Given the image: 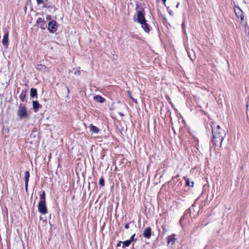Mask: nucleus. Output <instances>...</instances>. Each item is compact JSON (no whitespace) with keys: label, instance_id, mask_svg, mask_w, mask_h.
Here are the masks:
<instances>
[{"label":"nucleus","instance_id":"obj_1","mask_svg":"<svg viewBox=\"0 0 249 249\" xmlns=\"http://www.w3.org/2000/svg\"><path fill=\"white\" fill-rule=\"evenodd\" d=\"M17 115L21 120L28 117L29 114L25 105L22 104L19 105L18 107Z\"/></svg>","mask_w":249,"mask_h":249},{"label":"nucleus","instance_id":"obj_2","mask_svg":"<svg viewBox=\"0 0 249 249\" xmlns=\"http://www.w3.org/2000/svg\"><path fill=\"white\" fill-rule=\"evenodd\" d=\"M137 20L139 23H143V22L146 21V19L144 17L145 11L143 8H140V10L137 11Z\"/></svg>","mask_w":249,"mask_h":249},{"label":"nucleus","instance_id":"obj_3","mask_svg":"<svg viewBox=\"0 0 249 249\" xmlns=\"http://www.w3.org/2000/svg\"><path fill=\"white\" fill-rule=\"evenodd\" d=\"M211 127L213 133L216 132V133L221 134L223 136H226V131L221 128L219 125H216L215 124L213 123L211 124Z\"/></svg>","mask_w":249,"mask_h":249},{"label":"nucleus","instance_id":"obj_4","mask_svg":"<svg viewBox=\"0 0 249 249\" xmlns=\"http://www.w3.org/2000/svg\"><path fill=\"white\" fill-rule=\"evenodd\" d=\"M223 140L224 138H221L218 137H213V144L214 145L217 150L221 147Z\"/></svg>","mask_w":249,"mask_h":249},{"label":"nucleus","instance_id":"obj_5","mask_svg":"<svg viewBox=\"0 0 249 249\" xmlns=\"http://www.w3.org/2000/svg\"><path fill=\"white\" fill-rule=\"evenodd\" d=\"M38 208L39 212L43 214H45L47 213L46 202L39 201L38 205Z\"/></svg>","mask_w":249,"mask_h":249},{"label":"nucleus","instance_id":"obj_6","mask_svg":"<svg viewBox=\"0 0 249 249\" xmlns=\"http://www.w3.org/2000/svg\"><path fill=\"white\" fill-rule=\"evenodd\" d=\"M56 25L57 22L55 21L52 20L48 24V30L52 33L56 32L57 30Z\"/></svg>","mask_w":249,"mask_h":249},{"label":"nucleus","instance_id":"obj_7","mask_svg":"<svg viewBox=\"0 0 249 249\" xmlns=\"http://www.w3.org/2000/svg\"><path fill=\"white\" fill-rule=\"evenodd\" d=\"M8 36L9 32L7 30L5 31L4 34L3 36V39L2 40V43L5 48H7L8 47L9 44Z\"/></svg>","mask_w":249,"mask_h":249},{"label":"nucleus","instance_id":"obj_8","mask_svg":"<svg viewBox=\"0 0 249 249\" xmlns=\"http://www.w3.org/2000/svg\"><path fill=\"white\" fill-rule=\"evenodd\" d=\"M152 234V229L150 227H148L146 228L143 232V236L144 238L148 239H150Z\"/></svg>","mask_w":249,"mask_h":249},{"label":"nucleus","instance_id":"obj_9","mask_svg":"<svg viewBox=\"0 0 249 249\" xmlns=\"http://www.w3.org/2000/svg\"><path fill=\"white\" fill-rule=\"evenodd\" d=\"M234 10L236 14V16L239 18L244 17V13L243 11L238 6H235L234 7Z\"/></svg>","mask_w":249,"mask_h":249},{"label":"nucleus","instance_id":"obj_10","mask_svg":"<svg viewBox=\"0 0 249 249\" xmlns=\"http://www.w3.org/2000/svg\"><path fill=\"white\" fill-rule=\"evenodd\" d=\"M36 23L39 26L40 28L42 29H44L46 26V21L42 18H39L36 20Z\"/></svg>","mask_w":249,"mask_h":249},{"label":"nucleus","instance_id":"obj_11","mask_svg":"<svg viewBox=\"0 0 249 249\" xmlns=\"http://www.w3.org/2000/svg\"><path fill=\"white\" fill-rule=\"evenodd\" d=\"M140 24L142 25V27L143 29V30L145 32L149 33V32L150 31V28L149 25L147 24L146 21L143 22V23H140Z\"/></svg>","mask_w":249,"mask_h":249},{"label":"nucleus","instance_id":"obj_12","mask_svg":"<svg viewBox=\"0 0 249 249\" xmlns=\"http://www.w3.org/2000/svg\"><path fill=\"white\" fill-rule=\"evenodd\" d=\"M33 109L35 112H37L39 108L42 107L41 105H40L38 101H34L33 102Z\"/></svg>","mask_w":249,"mask_h":249},{"label":"nucleus","instance_id":"obj_13","mask_svg":"<svg viewBox=\"0 0 249 249\" xmlns=\"http://www.w3.org/2000/svg\"><path fill=\"white\" fill-rule=\"evenodd\" d=\"M30 177V173L28 171H25V187L26 190L28 188V183Z\"/></svg>","mask_w":249,"mask_h":249},{"label":"nucleus","instance_id":"obj_14","mask_svg":"<svg viewBox=\"0 0 249 249\" xmlns=\"http://www.w3.org/2000/svg\"><path fill=\"white\" fill-rule=\"evenodd\" d=\"M176 235L175 234H173L170 236H169L167 238V243L168 244H170V243L172 244H173L175 243L176 239L175 238Z\"/></svg>","mask_w":249,"mask_h":249},{"label":"nucleus","instance_id":"obj_15","mask_svg":"<svg viewBox=\"0 0 249 249\" xmlns=\"http://www.w3.org/2000/svg\"><path fill=\"white\" fill-rule=\"evenodd\" d=\"M27 89H23L21 91V92L19 97L20 99L22 102H24L25 100V98H26V95H27Z\"/></svg>","mask_w":249,"mask_h":249},{"label":"nucleus","instance_id":"obj_16","mask_svg":"<svg viewBox=\"0 0 249 249\" xmlns=\"http://www.w3.org/2000/svg\"><path fill=\"white\" fill-rule=\"evenodd\" d=\"M94 99L97 102L103 103L106 101L105 99L100 95H96L94 97Z\"/></svg>","mask_w":249,"mask_h":249},{"label":"nucleus","instance_id":"obj_17","mask_svg":"<svg viewBox=\"0 0 249 249\" xmlns=\"http://www.w3.org/2000/svg\"><path fill=\"white\" fill-rule=\"evenodd\" d=\"M89 127L90 131L95 133H98L99 131V129L92 124H90Z\"/></svg>","mask_w":249,"mask_h":249},{"label":"nucleus","instance_id":"obj_18","mask_svg":"<svg viewBox=\"0 0 249 249\" xmlns=\"http://www.w3.org/2000/svg\"><path fill=\"white\" fill-rule=\"evenodd\" d=\"M37 90L35 88H31L30 90V96L32 98H37Z\"/></svg>","mask_w":249,"mask_h":249},{"label":"nucleus","instance_id":"obj_19","mask_svg":"<svg viewBox=\"0 0 249 249\" xmlns=\"http://www.w3.org/2000/svg\"><path fill=\"white\" fill-rule=\"evenodd\" d=\"M36 69L40 71H45L47 69V67L42 64H38L36 67Z\"/></svg>","mask_w":249,"mask_h":249},{"label":"nucleus","instance_id":"obj_20","mask_svg":"<svg viewBox=\"0 0 249 249\" xmlns=\"http://www.w3.org/2000/svg\"><path fill=\"white\" fill-rule=\"evenodd\" d=\"M39 196L40 201L46 202L45 193L44 191L41 192Z\"/></svg>","mask_w":249,"mask_h":249},{"label":"nucleus","instance_id":"obj_21","mask_svg":"<svg viewBox=\"0 0 249 249\" xmlns=\"http://www.w3.org/2000/svg\"><path fill=\"white\" fill-rule=\"evenodd\" d=\"M131 242L129 240H126L125 241H124L122 242V248H125L127 247H129L130 245L131 244Z\"/></svg>","mask_w":249,"mask_h":249},{"label":"nucleus","instance_id":"obj_22","mask_svg":"<svg viewBox=\"0 0 249 249\" xmlns=\"http://www.w3.org/2000/svg\"><path fill=\"white\" fill-rule=\"evenodd\" d=\"M241 18V24L242 25H243L245 27V28H246V26L248 25V24H247V21H246L245 20L244 16V17H242L241 18Z\"/></svg>","mask_w":249,"mask_h":249},{"label":"nucleus","instance_id":"obj_23","mask_svg":"<svg viewBox=\"0 0 249 249\" xmlns=\"http://www.w3.org/2000/svg\"><path fill=\"white\" fill-rule=\"evenodd\" d=\"M99 183L101 186H104L105 185V179L103 177L100 178Z\"/></svg>","mask_w":249,"mask_h":249},{"label":"nucleus","instance_id":"obj_24","mask_svg":"<svg viewBox=\"0 0 249 249\" xmlns=\"http://www.w3.org/2000/svg\"><path fill=\"white\" fill-rule=\"evenodd\" d=\"M185 183L186 185L191 187H193L194 184L193 182H190L189 178H186Z\"/></svg>","mask_w":249,"mask_h":249},{"label":"nucleus","instance_id":"obj_25","mask_svg":"<svg viewBox=\"0 0 249 249\" xmlns=\"http://www.w3.org/2000/svg\"><path fill=\"white\" fill-rule=\"evenodd\" d=\"M213 137H218L221 138H224L225 137V136H223L221 134L216 133V132L213 133Z\"/></svg>","mask_w":249,"mask_h":249},{"label":"nucleus","instance_id":"obj_26","mask_svg":"<svg viewBox=\"0 0 249 249\" xmlns=\"http://www.w3.org/2000/svg\"><path fill=\"white\" fill-rule=\"evenodd\" d=\"M135 233L133 234L130 237V239H129L131 243L134 242V241H136L137 240V238H135Z\"/></svg>","mask_w":249,"mask_h":249},{"label":"nucleus","instance_id":"obj_27","mask_svg":"<svg viewBox=\"0 0 249 249\" xmlns=\"http://www.w3.org/2000/svg\"><path fill=\"white\" fill-rule=\"evenodd\" d=\"M65 89L67 91V92H66V95H65V97L67 98V97H68V96H69V93H70V90H69V88L68 87H65Z\"/></svg>","mask_w":249,"mask_h":249},{"label":"nucleus","instance_id":"obj_28","mask_svg":"<svg viewBox=\"0 0 249 249\" xmlns=\"http://www.w3.org/2000/svg\"><path fill=\"white\" fill-rule=\"evenodd\" d=\"M38 4H40L45 3L48 0H36Z\"/></svg>","mask_w":249,"mask_h":249},{"label":"nucleus","instance_id":"obj_29","mask_svg":"<svg viewBox=\"0 0 249 249\" xmlns=\"http://www.w3.org/2000/svg\"><path fill=\"white\" fill-rule=\"evenodd\" d=\"M167 11L168 12L169 14L171 16H173L174 15V13L173 12V11L170 10L169 9V7H167Z\"/></svg>","mask_w":249,"mask_h":249},{"label":"nucleus","instance_id":"obj_30","mask_svg":"<svg viewBox=\"0 0 249 249\" xmlns=\"http://www.w3.org/2000/svg\"><path fill=\"white\" fill-rule=\"evenodd\" d=\"M132 222H130V224H131ZM129 228V223L125 224L124 225V228L126 229H128Z\"/></svg>","mask_w":249,"mask_h":249},{"label":"nucleus","instance_id":"obj_31","mask_svg":"<svg viewBox=\"0 0 249 249\" xmlns=\"http://www.w3.org/2000/svg\"><path fill=\"white\" fill-rule=\"evenodd\" d=\"M81 73V72L80 71H76L75 72H74V74L75 75H79Z\"/></svg>","mask_w":249,"mask_h":249},{"label":"nucleus","instance_id":"obj_32","mask_svg":"<svg viewBox=\"0 0 249 249\" xmlns=\"http://www.w3.org/2000/svg\"><path fill=\"white\" fill-rule=\"evenodd\" d=\"M46 18L48 20H50L51 19V17L50 15H47V17H46Z\"/></svg>","mask_w":249,"mask_h":249},{"label":"nucleus","instance_id":"obj_33","mask_svg":"<svg viewBox=\"0 0 249 249\" xmlns=\"http://www.w3.org/2000/svg\"><path fill=\"white\" fill-rule=\"evenodd\" d=\"M122 242H122V241L119 242V243L117 245V247H120L121 246V243H122Z\"/></svg>","mask_w":249,"mask_h":249},{"label":"nucleus","instance_id":"obj_34","mask_svg":"<svg viewBox=\"0 0 249 249\" xmlns=\"http://www.w3.org/2000/svg\"><path fill=\"white\" fill-rule=\"evenodd\" d=\"M249 103H248L247 104V106H246V108H247V111L249 109Z\"/></svg>","mask_w":249,"mask_h":249},{"label":"nucleus","instance_id":"obj_35","mask_svg":"<svg viewBox=\"0 0 249 249\" xmlns=\"http://www.w3.org/2000/svg\"><path fill=\"white\" fill-rule=\"evenodd\" d=\"M131 99L133 100V101L134 102H135L136 103H137V100H136V99H134V98H132V97H131Z\"/></svg>","mask_w":249,"mask_h":249},{"label":"nucleus","instance_id":"obj_36","mask_svg":"<svg viewBox=\"0 0 249 249\" xmlns=\"http://www.w3.org/2000/svg\"><path fill=\"white\" fill-rule=\"evenodd\" d=\"M179 5V3L178 2L176 6V8H178Z\"/></svg>","mask_w":249,"mask_h":249},{"label":"nucleus","instance_id":"obj_37","mask_svg":"<svg viewBox=\"0 0 249 249\" xmlns=\"http://www.w3.org/2000/svg\"><path fill=\"white\" fill-rule=\"evenodd\" d=\"M119 114H120V115H121V116H124V114L123 113H121V112H119Z\"/></svg>","mask_w":249,"mask_h":249},{"label":"nucleus","instance_id":"obj_38","mask_svg":"<svg viewBox=\"0 0 249 249\" xmlns=\"http://www.w3.org/2000/svg\"><path fill=\"white\" fill-rule=\"evenodd\" d=\"M167 0H162V1L163 2L164 4L165 5V2Z\"/></svg>","mask_w":249,"mask_h":249},{"label":"nucleus","instance_id":"obj_39","mask_svg":"<svg viewBox=\"0 0 249 249\" xmlns=\"http://www.w3.org/2000/svg\"><path fill=\"white\" fill-rule=\"evenodd\" d=\"M138 8H139V6H138V4H137V7H136V10H137V9H138Z\"/></svg>","mask_w":249,"mask_h":249},{"label":"nucleus","instance_id":"obj_40","mask_svg":"<svg viewBox=\"0 0 249 249\" xmlns=\"http://www.w3.org/2000/svg\"><path fill=\"white\" fill-rule=\"evenodd\" d=\"M190 56V59H191V60H193V58H192L190 56Z\"/></svg>","mask_w":249,"mask_h":249}]
</instances>
